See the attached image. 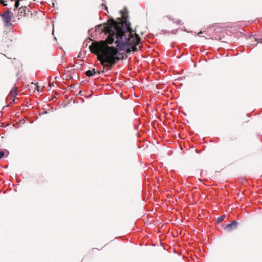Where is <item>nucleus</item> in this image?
<instances>
[{"label": "nucleus", "instance_id": "6", "mask_svg": "<svg viewBox=\"0 0 262 262\" xmlns=\"http://www.w3.org/2000/svg\"><path fill=\"white\" fill-rule=\"evenodd\" d=\"M96 74V71L95 69H93L92 70H88L85 72V75L88 77H91L95 75Z\"/></svg>", "mask_w": 262, "mask_h": 262}, {"label": "nucleus", "instance_id": "10", "mask_svg": "<svg viewBox=\"0 0 262 262\" xmlns=\"http://www.w3.org/2000/svg\"><path fill=\"white\" fill-rule=\"evenodd\" d=\"M25 9H26V7H21L19 9L21 10V12H22L23 11H24V13L26 14V12H25Z\"/></svg>", "mask_w": 262, "mask_h": 262}, {"label": "nucleus", "instance_id": "9", "mask_svg": "<svg viewBox=\"0 0 262 262\" xmlns=\"http://www.w3.org/2000/svg\"><path fill=\"white\" fill-rule=\"evenodd\" d=\"M4 156V152L3 151H0V159Z\"/></svg>", "mask_w": 262, "mask_h": 262}, {"label": "nucleus", "instance_id": "5", "mask_svg": "<svg viewBox=\"0 0 262 262\" xmlns=\"http://www.w3.org/2000/svg\"><path fill=\"white\" fill-rule=\"evenodd\" d=\"M17 95V88L16 86H14L11 89V90L9 94V96L10 97V99L12 100V101H14V98Z\"/></svg>", "mask_w": 262, "mask_h": 262}, {"label": "nucleus", "instance_id": "8", "mask_svg": "<svg viewBox=\"0 0 262 262\" xmlns=\"http://www.w3.org/2000/svg\"><path fill=\"white\" fill-rule=\"evenodd\" d=\"M121 13H122V19H123V20H125H125H126V16H125V14H123V13L122 11H121Z\"/></svg>", "mask_w": 262, "mask_h": 262}, {"label": "nucleus", "instance_id": "12", "mask_svg": "<svg viewBox=\"0 0 262 262\" xmlns=\"http://www.w3.org/2000/svg\"><path fill=\"white\" fill-rule=\"evenodd\" d=\"M181 22V20H178L176 22L177 23H178V24H180Z\"/></svg>", "mask_w": 262, "mask_h": 262}, {"label": "nucleus", "instance_id": "2", "mask_svg": "<svg viewBox=\"0 0 262 262\" xmlns=\"http://www.w3.org/2000/svg\"><path fill=\"white\" fill-rule=\"evenodd\" d=\"M90 51L97 55L98 58L103 68H107V70H111L113 66L119 60L118 57L119 50L117 48L107 47L102 49L96 43H92L89 46Z\"/></svg>", "mask_w": 262, "mask_h": 262}, {"label": "nucleus", "instance_id": "13", "mask_svg": "<svg viewBox=\"0 0 262 262\" xmlns=\"http://www.w3.org/2000/svg\"><path fill=\"white\" fill-rule=\"evenodd\" d=\"M202 32L201 31V32H200L198 33V35H199V36H200L201 34H202Z\"/></svg>", "mask_w": 262, "mask_h": 262}, {"label": "nucleus", "instance_id": "14", "mask_svg": "<svg viewBox=\"0 0 262 262\" xmlns=\"http://www.w3.org/2000/svg\"><path fill=\"white\" fill-rule=\"evenodd\" d=\"M0 3H3V0H0Z\"/></svg>", "mask_w": 262, "mask_h": 262}, {"label": "nucleus", "instance_id": "4", "mask_svg": "<svg viewBox=\"0 0 262 262\" xmlns=\"http://www.w3.org/2000/svg\"><path fill=\"white\" fill-rule=\"evenodd\" d=\"M237 222L236 221H233L231 223L227 224L225 229L229 231H230L235 229L237 228Z\"/></svg>", "mask_w": 262, "mask_h": 262}, {"label": "nucleus", "instance_id": "11", "mask_svg": "<svg viewBox=\"0 0 262 262\" xmlns=\"http://www.w3.org/2000/svg\"><path fill=\"white\" fill-rule=\"evenodd\" d=\"M5 2H6L4 0H3V3L2 4L4 5V6H7V4H6Z\"/></svg>", "mask_w": 262, "mask_h": 262}, {"label": "nucleus", "instance_id": "1", "mask_svg": "<svg viewBox=\"0 0 262 262\" xmlns=\"http://www.w3.org/2000/svg\"><path fill=\"white\" fill-rule=\"evenodd\" d=\"M122 24L114 20H110L104 27V30L108 35L106 39L107 43L112 44L116 38L115 43L120 51H128L130 49L135 52L138 51L137 45L140 41L138 35L133 34L129 30L123 31L121 28Z\"/></svg>", "mask_w": 262, "mask_h": 262}, {"label": "nucleus", "instance_id": "3", "mask_svg": "<svg viewBox=\"0 0 262 262\" xmlns=\"http://www.w3.org/2000/svg\"><path fill=\"white\" fill-rule=\"evenodd\" d=\"M3 17L4 25L6 27H10L12 25L11 20L12 19V15L10 11H7L3 14H1Z\"/></svg>", "mask_w": 262, "mask_h": 262}, {"label": "nucleus", "instance_id": "7", "mask_svg": "<svg viewBox=\"0 0 262 262\" xmlns=\"http://www.w3.org/2000/svg\"><path fill=\"white\" fill-rule=\"evenodd\" d=\"M225 217V215H222L221 216L219 217L217 219V222L220 223V222H222L224 220Z\"/></svg>", "mask_w": 262, "mask_h": 262}]
</instances>
